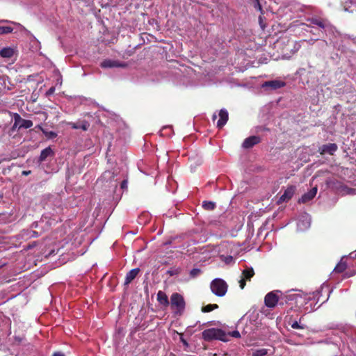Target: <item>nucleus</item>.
<instances>
[{
  "instance_id": "1",
  "label": "nucleus",
  "mask_w": 356,
  "mask_h": 356,
  "mask_svg": "<svg viewBox=\"0 0 356 356\" xmlns=\"http://www.w3.org/2000/svg\"><path fill=\"white\" fill-rule=\"evenodd\" d=\"M202 337L204 340L210 341L212 339H219L222 341H227V334L220 329L210 328L205 330L202 332Z\"/></svg>"
},
{
  "instance_id": "2",
  "label": "nucleus",
  "mask_w": 356,
  "mask_h": 356,
  "mask_svg": "<svg viewBox=\"0 0 356 356\" xmlns=\"http://www.w3.org/2000/svg\"><path fill=\"white\" fill-rule=\"evenodd\" d=\"M211 291L217 296H224L227 291V284L222 279L216 278L214 279L210 285Z\"/></svg>"
},
{
  "instance_id": "3",
  "label": "nucleus",
  "mask_w": 356,
  "mask_h": 356,
  "mask_svg": "<svg viewBox=\"0 0 356 356\" xmlns=\"http://www.w3.org/2000/svg\"><path fill=\"white\" fill-rule=\"evenodd\" d=\"M171 307L177 314H181L185 307V301L183 296L177 293H172L170 298Z\"/></svg>"
},
{
  "instance_id": "4",
  "label": "nucleus",
  "mask_w": 356,
  "mask_h": 356,
  "mask_svg": "<svg viewBox=\"0 0 356 356\" xmlns=\"http://www.w3.org/2000/svg\"><path fill=\"white\" fill-rule=\"evenodd\" d=\"M279 294H281V291H274L267 293L264 298V302L266 307L269 308L275 307L277 305L280 298Z\"/></svg>"
},
{
  "instance_id": "5",
  "label": "nucleus",
  "mask_w": 356,
  "mask_h": 356,
  "mask_svg": "<svg viewBox=\"0 0 356 356\" xmlns=\"http://www.w3.org/2000/svg\"><path fill=\"white\" fill-rule=\"evenodd\" d=\"M15 122L13 126V129H15L16 128H25L29 129L33 126V122L29 120H24L21 118V116L15 113L14 115Z\"/></svg>"
},
{
  "instance_id": "6",
  "label": "nucleus",
  "mask_w": 356,
  "mask_h": 356,
  "mask_svg": "<svg viewBox=\"0 0 356 356\" xmlns=\"http://www.w3.org/2000/svg\"><path fill=\"white\" fill-rule=\"evenodd\" d=\"M254 275V269L252 267L246 266L242 271L241 280H239V286L241 289L245 286V281L250 280Z\"/></svg>"
},
{
  "instance_id": "7",
  "label": "nucleus",
  "mask_w": 356,
  "mask_h": 356,
  "mask_svg": "<svg viewBox=\"0 0 356 356\" xmlns=\"http://www.w3.org/2000/svg\"><path fill=\"white\" fill-rule=\"evenodd\" d=\"M310 224H311L310 216L308 214L305 213V214L302 215L298 220L297 229L301 232L305 231L310 227Z\"/></svg>"
},
{
  "instance_id": "8",
  "label": "nucleus",
  "mask_w": 356,
  "mask_h": 356,
  "mask_svg": "<svg viewBox=\"0 0 356 356\" xmlns=\"http://www.w3.org/2000/svg\"><path fill=\"white\" fill-rule=\"evenodd\" d=\"M286 83L282 80L275 79L272 81H265L261 87L263 88H269L271 90H276L285 86Z\"/></svg>"
},
{
  "instance_id": "9",
  "label": "nucleus",
  "mask_w": 356,
  "mask_h": 356,
  "mask_svg": "<svg viewBox=\"0 0 356 356\" xmlns=\"http://www.w3.org/2000/svg\"><path fill=\"white\" fill-rule=\"evenodd\" d=\"M296 191V186H289L284 192V193L280 196L278 203H282L285 202H288L294 195Z\"/></svg>"
},
{
  "instance_id": "10",
  "label": "nucleus",
  "mask_w": 356,
  "mask_h": 356,
  "mask_svg": "<svg viewBox=\"0 0 356 356\" xmlns=\"http://www.w3.org/2000/svg\"><path fill=\"white\" fill-rule=\"evenodd\" d=\"M337 145L335 143H328L319 147L318 152L321 154H329L332 155L337 150Z\"/></svg>"
},
{
  "instance_id": "11",
  "label": "nucleus",
  "mask_w": 356,
  "mask_h": 356,
  "mask_svg": "<svg viewBox=\"0 0 356 356\" xmlns=\"http://www.w3.org/2000/svg\"><path fill=\"white\" fill-rule=\"evenodd\" d=\"M127 64L125 63H120L113 60H104L101 63V67L103 68H111V67H125Z\"/></svg>"
},
{
  "instance_id": "12",
  "label": "nucleus",
  "mask_w": 356,
  "mask_h": 356,
  "mask_svg": "<svg viewBox=\"0 0 356 356\" xmlns=\"http://www.w3.org/2000/svg\"><path fill=\"white\" fill-rule=\"evenodd\" d=\"M228 120V112L226 109H221L219 112V120L217 122V127L222 128Z\"/></svg>"
},
{
  "instance_id": "13",
  "label": "nucleus",
  "mask_w": 356,
  "mask_h": 356,
  "mask_svg": "<svg viewBox=\"0 0 356 356\" xmlns=\"http://www.w3.org/2000/svg\"><path fill=\"white\" fill-rule=\"evenodd\" d=\"M260 138L259 136H252L247 138L243 143V147L245 149H248L252 147L256 144H258L260 142Z\"/></svg>"
},
{
  "instance_id": "14",
  "label": "nucleus",
  "mask_w": 356,
  "mask_h": 356,
  "mask_svg": "<svg viewBox=\"0 0 356 356\" xmlns=\"http://www.w3.org/2000/svg\"><path fill=\"white\" fill-rule=\"evenodd\" d=\"M317 193V187L312 188L309 191L305 193L299 200V202L306 203L312 200Z\"/></svg>"
},
{
  "instance_id": "15",
  "label": "nucleus",
  "mask_w": 356,
  "mask_h": 356,
  "mask_svg": "<svg viewBox=\"0 0 356 356\" xmlns=\"http://www.w3.org/2000/svg\"><path fill=\"white\" fill-rule=\"evenodd\" d=\"M309 21L312 24L316 26L321 29H325L328 26V22L323 19L312 17L309 19Z\"/></svg>"
},
{
  "instance_id": "16",
  "label": "nucleus",
  "mask_w": 356,
  "mask_h": 356,
  "mask_svg": "<svg viewBox=\"0 0 356 356\" xmlns=\"http://www.w3.org/2000/svg\"><path fill=\"white\" fill-rule=\"evenodd\" d=\"M139 271V268H134L129 271L126 275L124 284H129V283H131V281L134 280L135 277L138 275Z\"/></svg>"
},
{
  "instance_id": "17",
  "label": "nucleus",
  "mask_w": 356,
  "mask_h": 356,
  "mask_svg": "<svg viewBox=\"0 0 356 356\" xmlns=\"http://www.w3.org/2000/svg\"><path fill=\"white\" fill-rule=\"evenodd\" d=\"M343 6L346 11L350 13L356 11V0H344Z\"/></svg>"
},
{
  "instance_id": "18",
  "label": "nucleus",
  "mask_w": 356,
  "mask_h": 356,
  "mask_svg": "<svg viewBox=\"0 0 356 356\" xmlns=\"http://www.w3.org/2000/svg\"><path fill=\"white\" fill-rule=\"evenodd\" d=\"M54 155V151L50 147H46L43 150H42L40 157L39 161L42 162L46 160L48 156H51Z\"/></svg>"
},
{
  "instance_id": "19",
  "label": "nucleus",
  "mask_w": 356,
  "mask_h": 356,
  "mask_svg": "<svg viewBox=\"0 0 356 356\" xmlns=\"http://www.w3.org/2000/svg\"><path fill=\"white\" fill-rule=\"evenodd\" d=\"M157 300L161 305L164 306H167L169 304L168 296L161 291H159L157 293Z\"/></svg>"
},
{
  "instance_id": "20",
  "label": "nucleus",
  "mask_w": 356,
  "mask_h": 356,
  "mask_svg": "<svg viewBox=\"0 0 356 356\" xmlns=\"http://www.w3.org/2000/svg\"><path fill=\"white\" fill-rule=\"evenodd\" d=\"M14 55V49L10 47L3 48L0 51V56L3 58H10Z\"/></svg>"
},
{
  "instance_id": "21",
  "label": "nucleus",
  "mask_w": 356,
  "mask_h": 356,
  "mask_svg": "<svg viewBox=\"0 0 356 356\" xmlns=\"http://www.w3.org/2000/svg\"><path fill=\"white\" fill-rule=\"evenodd\" d=\"M69 124L74 129H81L83 131H86L89 127V124L86 121L81 122V124L70 122Z\"/></svg>"
},
{
  "instance_id": "22",
  "label": "nucleus",
  "mask_w": 356,
  "mask_h": 356,
  "mask_svg": "<svg viewBox=\"0 0 356 356\" xmlns=\"http://www.w3.org/2000/svg\"><path fill=\"white\" fill-rule=\"evenodd\" d=\"M343 257L341 261L339 262V264L336 266V267L334 269V271L336 273H341L343 272L347 266V264L345 261H343Z\"/></svg>"
},
{
  "instance_id": "23",
  "label": "nucleus",
  "mask_w": 356,
  "mask_h": 356,
  "mask_svg": "<svg viewBox=\"0 0 356 356\" xmlns=\"http://www.w3.org/2000/svg\"><path fill=\"white\" fill-rule=\"evenodd\" d=\"M202 207L208 211L213 210L216 207V203L211 201H204L202 202Z\"/></svg>"
},
{
  "instance_id": "24",
  "label": "nucleus",
  "mask_w": 356,
  "mask_h": 356,
  "mask_svg": "<svg viewBox=\"0 0 356 356\" xmlns=\"http://www.w3.org/2000/svg\"><path fill=\"white\" fill-rule=\"evenodd\" d=\"M268 350L265 348L255 350L252 352L253 356H265L267 355Z\"/></svg>"
},
{
  "instance_id": "25",
  "label": "nucleus",
  "mask_w": 356,
  "mask_h": 356,
  "mask_svg": "<svg viewBox=\"0 0 356 356\" xmlns=\"http://www.w3.org/2000/svg\"><path fill=\"white\" fill-rule=\"evenodd\" d=\"M218 306L216 304L213 305H207L205 307H202V311L203 312H210L214 309H217Z\"/></svg>"
},
{
  "instance_id": "26",
  "label": "nucleus",
  "mask_w": 356,
  "mask_h": 356,
  "mask_svg": "<svg viewBox=\"0 0 356 356\" xmlns=\"http://www.w3.org/2000/svg\"><path fill=\"white\" fill-rule=\"evenodd\" d=\"M13 29L10 26H0V35L11 33Z\"/></svg>"
},
{
  "instance_id": "27",
  "label": "nucleus",
  "mask_w": 356,
  "mask_h": 356,
  "mask_svg": "<svg viewBox=\"0 0 356 356\" xmlns=\"http://www.w3.org/2000/svg\"><path fill=\"white\" fill-rule=\"evenodd\" d=\"M291 326L293 329H304L305 326L300 325L298 321H294L291 324Z\"/></svg>"
},
{
  "instance_id": "28",
  "label": "nucleus",
  "mask_w": 356,
  "mask_h": 356,
  "mask_svg": "<svg viewBox=\"0 0 356 356\" xmlns=\"http://www.w3.org/2000/svg\"><path fill=\"white\" fill-rule=\"evenodd\" d=\"M227 337L229 336H231V337H234V338H239L241 337V334H240L239 332L237 331V330H234V331L230 332L228 334H227Z\"/></svg>"
},
{
  "instance_id": "29",
  "label": "nucleus",
  "mask_w": 356,
  "mask_h": 356,
  "mask_svg": "<svg viewBox=\"0 0 356 356\" xmlns=\"http://www.w3.org/2000/svg\"><path fill=\"white\" fill-rule=\"evenodd\" d=\"M42 131L45 134V136L49 138H54L57 136L56 133L54 131H45L44 130H42Z\"/></svg>"
},
{
  "instance_id": "30",
  "label": "nucleus",
  "mask_w": 356,
  "mask_h": 356,
  "mask_svg": "<svg viewBox=\"0 0 356 356\" xmlns=\"http://www.w3.org/2000/svg\"><path fill=\"white\" fill-rule=\"evenodd\" d=\"M200 273V270L198 268H193L190 272V275L193 277L197 276Z\"/></svg>"
},
{
  "instance_id": "31",
  "label": "nucleus",
  "mask_w": 356,
  "mask_h": 356,
  "mask_svg": "<svg viewBox=\"0 0 356 356\" xmlns=\"http://www.w3.org/2000/svg\"><path fill=\"white\" fill-rule=\"evenodd\" d=\"M58 220H60V218L55 216L54 218L50 219L49 220H47L46 222L48 223L49 225H51L57 222Z\"/></svg>"
},
{
  "instance_id": "32",
  "label": "nucleus",
  "mask_w": 356,
  "mask_h": 356,
  "mask_svg": "<svg viewBox=\"0 0 356 356\" xmlns=\"http://www.w3.org/2000/svg\"><path fill=\"white\" fill-rule=\"evenodd\" d=\"M26 233L27 234V235L29 236V237H37L38 236V233L35 231H26Z\"/></svg>"
},
{
  "instance_id": "33",
  "label": "nucleus",
  "mask_w": 356,
  "mask_h": 356,
  "mask_svg": "<svg viewBox=\"0 0 356 356\" xmlns=\"http://www.w3.org/2000/svg\"><path fill=\"white\" fill-rule=\"evenodd\" d=\"M55 92V88L51 87L47 92H46V96L49 97L53 95Z\"/></svg>"
},
{
  "instance_id": "34",
  "label": "nucleus",
  "mask_w": 356,
  "mask_h": 356,
  "mask_svg": "<svg viewBox=\"0 0 356 356\" xmlns=\"http://www.w3.org/2000/svg\"><path fill=\"white\" fill-rule=\"evenodd\" d=\"M254 6L255 8L258 9L259 10H261V6L259 2V0H254Z\"/></svg>"
},
{
  "instance_id": "35",
  "label": "nucleus",
  "mask_w": 356,
  "mask_h": 356,
  "mask_svg": "<svg viewBox=\"0 0 356 356\" xmlns=\"http://www.w3.org/2000/svg\"><path fill=\"white\" fill-rule=\"evenodd\" d=\"M233 257L232 256H228V257H225V262L226 264H230L233 261Z\"/></svg>"
},
{
  "instance_id": "36",
  "label": "nucleus",
  "mask_w": 356,
  "mask_h": 356,
  "mask_svg": "<svg viewBox=\"0 0 356 356\" xmlns=\"http://www.w3.org/2000/svg\"><path fill=\"white\" fill-rule=\"evenodd\" d=\"M113 175V173L110 171H107V172H105L103 175H102V177L104 179H106L107 177H110Z\"/></svg>"
},
{
  "instance_id": "37",
  "label": "nucleus",
  "mask_w": 356,
  "mask_h": 356,
  "mask_svg": "<svg viewBox=\"0 0 356 356\" xmlns=\"http://www.w3.org/2000/svg\"><path fill=\"white\" fill-rule=\"evenodd\" d=\"M121 188L122 189H127V180L122 181V182L121 183Z\"/></svg>"
},
{
  "instance_id": "38",
  "label": "nucleus",
  "mask_w": 356,
  "mask_h": 356,
  "mask_svg": "<svg viewBox=\"0 0 356 356\" xmlns=\"http://www.w3.org/2000/svg\"><path fill=\"white\" fill-rule=\"evenodd\" d=\"M49 216H48V214H45V215H43L42 217V219H41V222H44L45 220H47V219H49Z\"/></svg>"
},
{
  "instance_id": "39",
  "label": "nucleus",
  "mask_w": 356,
  "mask_h": 356,
  "mask_svg": "<svg viewBox=\"0 0 356 356\" xmlns=\"http://www.w3.org/2000/svg\"><path fill=\"white\" fill-rule=\"evenodd\" d=\"M53 356H65V355H64V353H63L61 352H55L53 354Z\"/></svg>"
},
{
  "instance_id": "40",
  "label": "nucleus",
  "mask_w": 356,
  "mask_h": 356,
  "mask_svg": "<svg viewBox=\"0 0 356 356\" xmlns=\"http://www.w3.org/2000/svg\"><path fill=\"white\" fill-rule=\"evenodd\" d=\"M290 298L291 299H296L297 300L298 298H301V297L298 294H293V295H290Z\"/></svg>"
},
{
  "instance_id": "41",
  "label": "nucleus",
  "mask_w": 356,
  "mask_h": 356,
  "mask_svg": "<svg viewBox=\"0 0 356 356\" xmlns=\"http://www.w3.org/2000/svg\"><path fill=\"white\" fill-rule=\"evenodd\" d=\"M30 174H31V171H30V170H28V171H23V172H22V175H25V176H27V175H30Z\"/></svg>"
},
{
  "instance_id": "42",
  "label": "nucleus",
  "mask_w": 356,
  "mask_h": 356,
  "mask_svg": "<svg viewBox=\"0 0 356 356\" xmlns=\"http://www.w3.org/2000/svg\"><path fill=\"white\" fill-rule=\"evenodd\" d=\"M181 342H182L184 345H186V346H187V345H188V343H187L186 341V340H184L183 338H181Z\"/></svg>"
},
{
  "instance_id": "43",
  "label": "nucleus",
  "mask_w": 356,
  "mask_h": 356,
  "mask_svg": "<svg viewBox=\"0 0 356 356\" xmlns=\"http://www.w3.org/2000/svg\"><path fill=\"white\" fill-rule=\"evenodd\" d=\"M216 118H217V115H216V114L214 113L212 116V119H213V120H215Z\"/></svg>"
},
{
  "instance_id": "44",
  "label": "nucleus",
  "mask_w": 356,
  "mask_h": 356,
  "mask_svg": "<svg viewBox=\"0 0 356 356\" xmlns=\"http://www.w3.org/2000/svg\"><path fill=\"white\" fill-rule=\"evenodd\" d=\"M6 22H8V23H13V22H10V21H6Z\"/></svg>"
}]
</instances>
